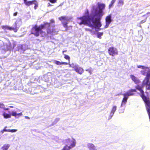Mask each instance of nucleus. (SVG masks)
I'll use <instances>...</instances> for the list:
<instances>
[{"instance_id":"22","label":"nucleus","mask_w":150,"mask_h":150,"mask_svg":"<svg viewBox=\"0 0 150 150\" xmlns=\"http://www.w3.org/2000/svg\"><path fill=\"white\" fill-rule=\"evenodd\" d=\"M116 110H117V106L115 105H114L112 107L111 112L115 113V111H116Z\"/></svg>"},{"instance_id":"40","label":"nucleus","mask_w":150,"mask_h":150,"mask_svg":"<svg viewBox=\"0 0 150 150\" xmlns=\"http://www.w3.org/2000/svg\"><path fill=\"white\" fill-rule=\"evenodd\" d=\"M86 30H88V31H91V30L90 29H89V28H86Z\"/></svg>"},{"instance_id":"18","label":"nucleus","mask_w":150,"mask_h":150,"mask_svg":"<svg viewBox=\"0 0 150 150\" xmlns=\"http://www.w3.org/2000/svg\"><path fill=\"white\" fill-rule=\"evenodd\" d=\"M124 4L123 0H119L117 6L120 7L122 6Z\"/></svg>"},{"instance_id":"47","label":"nucleus","mask_w":150,"mask_h":150,"mask_svg":"<svg viewBox=\"0 0 150 150\" xmlns=\"http://www.w3.org/2000/svg\"><path fill=\"white\" fill-rule=\"evenodd\" d=\"M67 51L66 50H64V51H63V53L64 52H66Z\"/></svg>"},{"instance_id":"8","label":"nucleus","mask_w":150,"mask_h":150,"mask_svg":"<svg viewBox=\"0 0 150 150\" xmlns=\"http://www.w3.org/2000/svg\"><path fill=\"white\" fill-rule=\"evenodd\" d=\"M108 51L109 55L113 56L118 54L116 49L113 47H110Z\"/></svg>"},{"instance_id":"4","label":"nucleus","mask_w":150,"mask_h":150,"mask_svg":"<svg viewBox=\"0 0 150 150\" xmlns=\"http://www.w3.org/2000/svg\"><path fill=\"white\" fill-rule=\"evenodd\" d=\"M136 92V90L135 89H131L125 93L122 94V95L123 96L124 98L122 100L121 104L120 106L121 107L125 106L126 103L127 102V99L129 96H132L134 95L133 92Z\"/></svg>"},{"instance_id":"42","label":"nucleus","mask_w":150,"mask_h":150,"mask_svg":"<svg viewBox=\"0 0 150 150\" xmlns=\"http://www.w3.org/2000/svg\"><path fill=\"white\" fill-rule=\"evenodd\" d=\"M3 130H4V132H7V129H5V128H4V129Z\"/></svg>"},{"instance_id":"15","label":"nucleus","mask_w":150,"mask_h":150,"mask_svg":"<svg viewBox=\"0 0 150 150\" xmlns=\"http://www.w3.org/2000/svg\"><path fill=\"white\" fill-rule=\"evenodd\" d=\"M8 113H7L6 112H4L3 113V115L5 118H10L11 117V112L8 111Z\"/></svg>"},{"instance_id":"37","label":"nucleus","mask_w":150,"mask_h":150,"mask_svg":"<svg viewBox=\"0 0 150 150\" xmlns=\"http://www.w3.org/2000/svg\"><path fill=\"white\" fill-rule=\"evenodd\" d=\"M150 15V12H148L146 13V15H144L143 16H146V15Z\"/></svg>"},{"instance_id":"11","label":"nucleus","mask_w":150,"mask_h":150,"mask_svg":"<svg viewBox=\"0 0 150 150\" xmlns=\"http://www.w3.org/2000/svg\"><path fill=\"white\" fill-rule=\"evenodd\" d=\"M130 77L132 80L136 84H138L140 82V80L138 78L135 76L134 75H130Z\"/></svg>"},{"instance_id":"35","label":"nucleus","mask_w":150,"mask_h":150,"mask_svg":"<svg viewBox=\"0 0 150 150\" xmlns=\"http://www.w3.org/2000/svg\"><path fill=\"white\" fill-rule=\"evenodd\" d=\"M61 63V65L64 64V65H66L68 64L66 62H62Z\"/></svg>"},{"instance_id":"24","label":"nucleus","mask_w":150,"mask_h":150,"mask_svg":"<svg viewBox=\"0 0 150 150\" xmlns=\"http://www.w3.org/2000/svg\"><path fill=\"white\" fill-rule=\"evenodd\" d=\"M116 1V0H112L111 1L110 4L109 5V8H110L112 6H113L114 4L115 3Z\"/></svg>"},{"instance_id":"34","label":"nucleus","mask_w":150,"mask_h":150,"mask_svg":"<svg viewBox=\"0 0 150 150\" xmlns=\"http://www.w3.org/2000/svg\"><path fill=\"white\" fill-rule=\"evenodd\" d=\"M22 115L23 114H22V112H21V113H19L18 114H17V117H18V116L19 117L20 116H22Z\"/></svg>"},{"instance_id":"25","label":"nucleus","mask_w":150,"mask_h":150,"mask_svg":"<svg viewBox=\"0 0 150 150\" xmlns=\"http://www.w3.org/2000/svg\"><path fill=\"white\" fill-rule=\"evenodd\" d=\"M0 108H3L4 110H9V108H5L4 105L3 104H0Z\"/></svg>"},{"instance_id":"32","label":"nucleus","mask_w":150,"mask_h":150,"mask_svg":"<svg viewBox=\"0 0 150 150\" xmlns=\"http://www.w3.org/2000/svg\"><path fill=\"white\" fill-rule=\"evenodd\" d=\"M57 0H49V1L52 3H55L57 2Z\"/></svg>"},{"instance_id":"7","label":"nucleus","mask_w":150,"mask_h":150,"mask_svg":"<svg viewBox=\"0 0 150 150\" xmlns=\"http://www.w3.org/2000/svg\"><path fill=\"white\" fill-rule=\"evenodd\" d=\"M59 19L62 21V22L64 28H67V24H68V22L70 20L69 17L66 16H62L59 17Z\"/></svg>"},{"instance_id":"16","label":"nucleus","mask_w":150,"mask_h":150,"mask_svg":"<svg viewBox=\"0 0 150 150\" xmlns=\"http://www.w3.org/2000/svg\"><path fill=\"white\" fill-rule=\"evenodd\" d=\"M10 146V144H4L3 146L1 147V149L2 150H7Z\"/></svg>"},{"instance_id":"45","label":"nucleus","mask_w":150,"mask_h":150,"mask_svg":"<svg viewBox=\"0 0 150 150\" xmlns=\"http://www.w3.org/2000/svg\"><path fill=\"white\" fill-rule=\"evenodd\" d=\"M9 107L11 108H13V107L12 106H9Z\"/></svg>"},{"instance_id":"20","label":"nucleus","mask_w":150,"mask_h":150,"mask_svg":"<svg viewBox=\"0 0 150 150\" xmlns=\"http://www.w3.org/2000/svg\"><path fill=\"white\" fill-rule=\"evenodd\" d=\"M11 116H14L16 118H19V117H17V113L16 111H12L11 112Z\"/></svg>"},{"instance_id":"21","label":"nucleus","mask_w":150,"mask_h":150,"mask_svg":"<svg viewBox=\"0 0 150 150\" xmlns=\"http://www.w3.org/2000/svg\"><path fill=\"white\" fill-rule=\"evenodd\" d=\"M103 33L102 32H98L97 33V37L99 39L101 38V36L103 35Z\"/></svg>"},{"instance_id":"19","label":"nucleus","mask_w":150,"mask_h":150,"mask_svg":"<svg viewBox=\"0 0 150 150\" xmlns=\"http://www.w3.org/2000/svg\"><path fill=\"white\" fill-rule=\"evenodd\" d=\"M34 1H35V0L33 1H28L25 5L28 6H29L33 4Z\"/></svg>"},{"instance_id":"3","label":"nucleus","mask_w":150,"mask_h":150,"mask_svg":"<svg viewBox=\"0 0 150 150\" xmlns=\"http://www.w3.org/2000/svg\"><path fill=\"white\" fill-rule=\"evenodd\" d=\"M50 24L48 23H45L43 25H41L40 26H38L36 25L34 26L31 30V33L34 35L36 36H38L40 33L42 36L45 35L46 33L43 32L41 30L44 28H47V33L48 34L51 35L55 34L54 29L52 28L51 29L50 26Z\"/></svg>"},{"instance_id":"44","label":"nucleus","mask_w":150,"mask_h":150,"mask_svg":"<svg viewBox=\"0 0 150 150\" xmlns=\"http://www.w3.org/2000/svg\"><path fill=\"white\" fill-rule=\"evenodd\" d=\"M4 132V130H1V132L2 133H3V132Z\"/></svg>"},{"instance_id":"38","label":"nucleus","mask_w":150,"mask_h":150,"mask_svg":"<svg viewBox=\"0 0 150 150\" xmlns=\"http://www.w3.org/2000/svg\"><path fill=\"white\" fill-rule=\"evenodd\" d=\"M25 117L26 119H28V120H29L30 119V118L28 117V116H25Z\"/></svg>"},{"instance_id":"28","label":"nucleus","mask_w":150,"mask_h":150,"mask_svg":"<svg viewBox=\"0 0 150 150\" xmlns=\"http://www.w3.org/2000/svg\"><path fill=\"white\" fill-rule=\"evenodd\" d=\"M34 3H33V4H35V6H34V8L35 9L37 8V7L38 6V4H37V1L35 0V1H34Z\"/></svg>"},{"instance_id":"12","label":"nucleus","mask_w":150,"mask_h":150,"mask_svg":"<svg viewBox=\"0 0 150 150\" xmlns=\"http://www.w3.org/2000/svg\"><path fill=\"white\" fill-rule=\"evenodd\" d=\"M68 140L71 143L70 145L69 146L70 147V148L72 149L75 146L76 142V140L75 139L73 138L71 139H69Z\"/></svg>"},{"instance_id":"39","label":"nucleus","mask_w":150,"mask_h":150,"mask_svg":"<svg viewBox=\"0 0 150 150\" xmlns=\"http://www.w3.org/2000/svg\"><path fill=\"white\" fill-rule=\"evenodd\" d=\"M17 12H15V13H13V16H17Z\"/></svg>"},{"instance_id":"2","label":"nucleus","mask_w":150,"mask_h":150,"mask_svg":"<svg viewBox=\"0 0 150 150\" xmlns=\"http://www.w3.org/2000/svg\"><path fill=\"white\" fill-rule=\"evenodd\" d=\"M137 67L138 68H141L143 69L141 71V74L144 75L146 76V77L143 81L142 84L141 86L139 85H137L135 86L136 88L140 91L142 93V98L145 99L146 98L144 96V92L142 89L143 86L146 85V89H150V81L149 79L150 78V69L148 67H145L142 65H137Z\"/></svg>"},{"instance_id":"29","label":"nucleus","mask_w":150,"mask_h":150,"mask_svg":"<svg viewBox=\"0 0 150 150\" xmlns=\"http://www.w3.org/2000/svg\"><path fill=\"white\" fill-rule=\"evenodd\" d=\"M54 63L58 65H61V62L55 60L54 61Z\"/></svg>"},{"instance_id":"26","label":"nucleus","mask_w":150,"mask_h":150,"mask_svg":"<svg viewBox=\"0 0 150 150\" xmlns=\"http://www.w3.org/2000/svg\"><path fill=\"white\" fill-rule=\"evenodd\" d=\"M59 118H57L55 119L54 121L52 123V125H53L57 123L59 121Z\"/></svg>"},{"instance_id":"9","label":"nucleus","mask_w":150,"mask_h":150,"mask_svg":"<svg viewBox=\"0 0 150 150\" xmlns=\"http://www.w3.org/2000/svg\"><path fill=\"white\" fill-rule=\"evenodd\" d=\"M111 16L110 15L107 16L105 18L106 25L105 26V28H107L110 23L112 22Z\"/></svg>"},{"instance_id":"27","label":"nucleus","mask_w":150,"mask_h":150,"mask_svg":"<svg viewBox=\"0 0 150 150\" xmlns=\"http://www.w3.org/2000/svg\"><path fill=\"white\" fill-rule=\"evenodd\" d=\"M114 114V113L112 112H110V115L108 117V119L109 120L110 119L112 118V117L113 116Z\"/></svg>"},{"instance_id":"14","label":"nucleus","mask_w":150,"mask_h":150,"mask_svg":"<svg viewBox=\"0 0 150 150\" xmlns=\"http://www.w3.org/2000/svg\"><path fill=\"white\" fill-rule=\"evenodd\" d=\"M76 72L80 74H81L83 72V69L81 67H80L79 65L78 67L76 68L75 70Z\"/></svg>"},{"instance_id":"13","label":"nucleus","mask_w":150,"mask_h":150,"mask_svg":"<svg viewBox=\"0 0 150 150\" xmlns=\"http://www.w3.org/2000/svg\"><path fill=\"white\" fill-rule=\"evenodd\" d=\"M87 146L90 150H97L96 146L93 144L88 143L87 144Z\"/></svg>"},{"instance_id":"41","label":"nucleus","mask_w":150,"mask_h":150,"mask_svg":"<svg viewBox=\"0 0 150 150\" xmlns=\"http://www.w3.org/2000/svg\"><path fill=\"white\" fill-rule=\"evenodd\" d=\"M24 3L25 4V3H27V2L28 1L27 0H23Z\"/></svg>"},{"instance_id":"46","label":"nucleus","mask_w":150,"mask_h":150,"mask_svg":"<svg viewBox=\"0 0 150 150\" xmlns=\"http://www.w3.org/2000/svg\"><path fill=\"white\" fill-rule=\"evenodd\" d=\"M48 4V6H50V5L51 6V5L50 4V3H49Z\"/></svg>"},{"instance_id":"10","label":"nucleus","mask_w":150,"mask_h":150,"mask_svg":"<svg viewBox=\"0 0 150 150\" xmlns=\"http://www.w3.org/2000/svg\"><path fill=\"white\" fill-rule=\"evenodd\" d=\"M28 48L27 46L25 44L23 45H20L18 46L17 49L18 51H20L21 52V51H24Z\"/></svg>"},{"instance_id":"43","label":"nucleus","mask_w":150,"mask_h":150,"mask_svg":"<svg viewBox=\"0 0 150 150\" xmlns=\"http://www.w3.org/2000/svg\"><path fill=\"white\" fill-rule=\"evenodd\" d=\"M11 129H7V132H11Z\"/></svg>"},{"instance_id":"31","label":"nucleus","mask_w":150,"mask_h":150,"mask_svg":"<svg viewBox=\"0 0 150 150\" xmlns=\"http://www.w3.org/2000/svg\"><path fill=\"white\" fill-rule=\"evenodd\" d=\"M64 58L66 59H67L68 60H69L70 59V57L68 55L65 54H64Z\"/></svg>"},{"instance_id":"5","label":"nucleus","mask_w":150,"mask_h":150,"mask_svg":"<svg viewBox=\"0 0 150 150\" xmlns=\"http://www.w3.org/2000/svg\"><path fill=\"white\" fill-rule=\"evenodd\" d=\"M43 89V88L40 86H37L36 87H30L29 88L28 90L27 91L26 93L34 94L42 92V90Z\"/></svg>"},{"instance_id":"36","label":"nucleus","mask_w":150,"mask_h":150,"mask_svg":"<svg viewBox=\"0 0 150 150\" xmlns=\"http://www.w3.org/2000/svg\"><path fill=\"white\" fill-rule=\"evenodd\" d=\"M50 23H54V21L53 19H51L50 20Z\"/></svg>"},{"instance_id":"49","label":"nucleus","mask_w":150,"mask_h":150,"mask_svg":"<svg viewBox=\"0 0 150 150\" xmlns=\"http://www.w3.org/2000/svg\"><path fill=\"white\" fill-rule=\"evenodd\" d=\"M88 70H86V71H87Z\"/></svg>"},{"instance_id":"23","label":"nucleus","mask_w":150,"mask_h":150,"mask_svg":"<svg viewBox=\"0 0 150 150\" xmlns=\"http://www.w3.org/2000/svg\"><path fill=\"white\" fill-rule=\"evenodd\" d=\"M70 149H71V148H70L69 146H68L67 145H66L64 147L62 150H69Z\"/></svg>"},{"instance_id":"17","label":"nucleus","mask_w":150,"mask_h":150,"mask_svg":"<svg viewBox=\"0 0 150 150\" xmlns=\"http://www.w3.org/2000/svg\"><path fill=\"white\" fill-rule=\"evenodd\" d=\"M69 67L74 68V70H75L76 68V69L79 66L78 64L76 63H72L71 64H69Z\"/></svg>"},{"instance_id":"30","label":"nucleus","mask_w":150,"mask_h":150,"mask_svg":"<svg viewBox=\"0 0 150 150\" xmlns=\"http://www.w3.org/2000/svg\"><path fill=\"white\" fill-rule=\"evenodd\" d=\"M147 17H148V16H147L146 17V18L145 19L143 20L142 21L139 23V24H142V23H144V22H146V20L147 18Z\"/></svg>"},{"instance_id":"6","label":"nucleus","mask_w":150,"mask_h":150,"mask_svg":"<svg viewBox=\"0 0 150 150\" xmlns=\"http://www.w3.org/2000/svg\"><path fill=\"white\" fill-rule=\"evenodd\" d=\"M21 23V21L19 20V21H17L14 24H13V26L12 27H10L8 25L3 26H2V29H8L9 30H13L15 32H16L17 30L16 28H18L19 25L18 26L17 24L18 23Z\"/></svg>"},{"instance_id":"1","label":"nucleus","mask_w":150,"mask_h":150,"mask_svg":"<svg viewBox=\"0 0 150 150\" xmlns=\"http://www.w3.org/2000/svg\"><path fill=\"white\" fill-rule=\"evenodd\" d=\"M105 7V4H103L98 3L97 6L93 5L92 6L90 15L88 10L86 9L83 16L77 18L78 19L81 20L79 24L88 25L92 28L93 29L94 28L96 31H99L101 29L100 28L102 24L100 20L104 14L103 10Z\"/></svg>"},{"instance_id":"48","label":"nucleus","mask_w":150,"mask_h":150,"mask_svg":"<svg viewBox=\"0 0 150 150\" xmlns=\"http://www.w3.org/2000/svg\"><path fill=\"white\" fill-rule=\"evenodd\" d=\"M140 27H141V25H140Z\"/></svg>"},{"instance_id":"33","label":"nucleus","mask_w":150,"mask_h":150,"mask_svg":"<svg viewBox=\"0 0 150 150\" xmlns=\"http://www.w3.org/2000/svg\"><path fill=\"white\" fill-rule=\"evenodd\" d=\"M17 131V129H11V132H16Z\"/></svg>"}]
</instances>
